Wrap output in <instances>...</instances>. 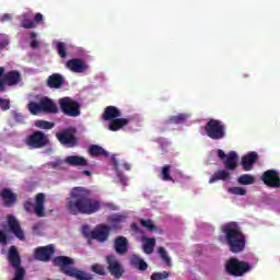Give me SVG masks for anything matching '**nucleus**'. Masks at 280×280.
Segmentation results:
<instances>
[{"label": "nucleus", "mask_w": 280, "mask_h": 280, "mask_svg": "<svg viewBox=\"0 0 280 280\" xmlns=\"http://www.w3.org/2000/svg\"><path fill=\"white\" fill-rule=\"evenodd\" d=\"M102 207L100 201L91 198V190L84 187H74L66 200V209L71 215H93Z\"/></svg>", "instance_id": "1"}, {"label": "nucleus", "mask_w": 280, "mask_h": 280, "mask_svg": "<svg viewBox=\"0 0 280 280\" xmlns=\"http://www.w3.org/2000/svg\"><path fill=\"white\" fill-rule=\"evenodd\" d=\"M222 233L225 235V242L231 253H242L246 248V236L242 233V228L237 222H229L222 225Z\"/></svg>", "instance_id": "2"}, {"label": "nucleus", "mask_w": 280, "mask_h": 280, "mask_svg": "<svg viewBox=\"0 0 280 280\" xmlns=\"http://www.w3.org/2000/svg\"><path fill=\"white\" fill-rule=\"evenodd\" d=\"M102 119L109 121L108 130L112 132H117L130 124V118H121V109L113 105L105 107Z\"/></svg>", "instance_id": "3"}, {"label": "nucleus", "mask_w": 280, "mask_h": 280, "mask_svg": "<svg viewBox=\"0 0 280 280\" xmlns=\"http://www.w3.org/2000/svg\"><path fill=\"white\" fill-rule=\"evenodd\" d=\"M27 109L30 110L31 115H38V113H59L58 105H56V103L49 97H43L39 103L30 102L27 104Z\"/></svg>", "instance_id": "4"}, {"label": "nucleus", "mask_w": 280, "mask_h": 280, "mask_svg": "<svg viewBox=\"0 0 280 280\" xmlns=\"http://www.w3.org/2000/svg\"><path fill=\"white\" fill-rule=\"evenodd\" d=\"M205 132L209 139L213 141H220L226 137V125L222 120L210 119L205 125Z\"/></svg>", "instance_id": "5"}, {"label": "nucleus", "mask_w": 280, "mask_h": 280, "mask_svg": "<svg viewBox=\"0 0 280 280\" xmlns=\"http://www.w3.org/2000/svg\"><path fill=\"white\" fill-rule=\"evenodd\" d=\"M252 268L250 264L235 257L230 258L225 264V272L231 277H244L246 272H250Z\"/></svg>", "instance_id": "6"}, {"label": "nucleus", "mask_w": 280, "mask_h": 280, "mask_svg": "<svg viewBox=\"0 0 280 280\" xmlns=\"http://www.w3.org/2000/svg\"><path fill=\"white\" fill-rule=\"evenodd\" d=\"M59 108L66 117H80L82 115L80 102L66 96L58 100Z\"/></svg>", "instance_id": "7"}, {"label": "nucleus", "mask_w": 280, "mask_h": 280, "mask_svg": "<svg viewBox=\"0 0 280 280\" xmlns=\"http://www.w3.org/2000/svg\"><path fill=\"white\" fill-rule=\"evenodd\" d=\"M83 235L84 237H90L91 240H96V242L104 244V242H108V237H110V226L101 223L89 232V225H84Z\"/></svg>", "instance_id": "8"}, {"label": "nucleus", "mask_w": 280, "mask_h": 280, "mask_svg": "<svg viewBox=\"0 0 280 280\" xmlns=\"http://www.w3.org/2000/svg\"><path fill=\"white\" fill-rule=\"evenodd\" d=\"M24 143L31 150H40L49 145V137L40 130H35L25 138Z\"/></svg>", "instance_id": "9"}, {"label": "nucleus", "mask_w": 280, "mask_h": 280, "mask_svg": "<svg viewBox=\"0 0 280 280\" xmlns=\"http://www.w3.org/2000/svg\"><path fill=\"white\" fill-rule=\"evenodd\" d=\"M47 197L45 194L39 192L35 197V205L32 202V199H28L24 202V210L26 213L34 212L37 218H45V202Z\"/></svg>", "instance_id": "10"}, {"label": "nucleus", "mask_w": 280, "mask_h": 280, "mask_svg": "<svg viewBox=\"0 0 280 280\" xmlns=\"http://www.w3.org/2000/svg\"><path fill=\"white\" fill-rule=\"evenodd\" d=\"M106 264H107V270L112 277H114L115 279H121V277H124L126 269H124V265H121V261L117 259V256L115 255L106 256Z\"/></svg>", "instance_id": "11"}, {"label": "nucleus", "mask_w": 280, "mask_h": 280, "mask_svg": "<svg viewBox=\"0 0 280 280\" xmlns=\"http://www.w3.org/2000/svg\"><path fill=\"white\" fill-rule=\"evenodd\" d=\"M56 138L63 145H71V148H75V145H78V138H75V128H69L63 131L57 132Z\"/></svg>", "instance_id": "12"}, {"label": "nucleus", "mask_w": 280, "mask_h": 280, "mask_svg": "<svg viewBox=\"0 0 280 280\" xmlns=\"http://www.w3.org/2000/svg\"><path fill=\"white\" fill-rule=\"evenodd\" d=\"M261 180L267 187H270L271 189L280 188L279 172H277L276 170L266 171L261 176Z\"/></svg>", "instance_id": "13"}, {"label": "nucleus", "mask_w": 280, "mask_h": 280, "mask_svg": "<svg viewBox=\"0 0 280 280\" xmlns=\"http://www.w3.org/2000/svg\"><path fill=\"white\" fill-rule=\"evenodd\" d=\"M56 253V248H54V245L37 247L35 249V259L38 261H50L51 256Z\"/></svg>", "instance_id": "14"}, {"label": "nucleus", "mask_w": 280, "mask_h": 280, "mask_svg": "<svg viewBox=\"0 0 280 280\" xmlns=\"http://www.w3.org/2000/svg\"><path fill=\"white\" fill-rule=\"evenodd\" d=\"M8 228L18 240H25V234L23 233V230L21 229V223H19V220L12 214H9L7 218Z\"/></svg>", "instance_id": "15"}, {"label": "nucleus", "mask_w": 280, "mask_h": 280, "mask_svg": "<svg viewBox=\"0 0 280 280\" xmlns=\"http://www.w3.org/2000/svg\"><path fill=\"white\" fill-rule=\"evenodd\" d=\"M0 198H2L3 207L12 208L16 205L19 200V195L10 188H4L0 192Z\"/></svg>", "instance_id": "16"}, {"label": "nucleus", "mask_w": 280, "mask_h": 280, "mask_svg": "<svg viewBox=\"0 0 280 280\" xmlns=\"http://www.w3.org/2000/svg\"><path fill=\"white\" fill-rule=\"evenodd\" d=\"M66 69L72 71V73H84L89 66L84 62V60L80 58H73L66 62Z\"/></svg>", "instance_id": "17"}, {"label": "nucleus", "mask_w": 280, "mask_h": 280, "mask_svg": "<svg viewBox=\"0 0 280 280\" xmlns=\"http://www.w3.org/2000/svg\"><path fill=\"white\" fill-rule=\"evenodd\" d=\"M259 155L256 152H249L246 155L242 156L241 165L244 172H250L253 166L257 163Z\"/></svg>", "instance_id": "18"}, {"label": "nucleus", "mask_w": 280, "mask_h": 280, "mask_svg": "<svg viewBox=\"0 0 280 280\" xmlns=\"http://www.w3.org/2000/svg\"><path fill=\"white\" fill-rule=\"evenodd\" d=\"M7 259L11 268H19V266H21L22 264L21 254L19 253V249L16 248V246L12 245L9 248Z\"/></svg>", "instance_id": "19"}, {"label": "nucleus", "mask_w": 280, "mask_h": 280, "mask_svg": "<svg viewBox=\"0 0 280 280\" xmlns=\"http://www.w3.org/2000/svg\"><path fill=\"white\" fill-rule=\"evenodd\" d=\"M48 89L59 90L65 86V77L60 73H52L46 80Z\"/></svg>", "instance_id": "20"}, {"label": "nucleus", "mask_w": 280, "mask_h": 280, "mask_svg": "<svg viewBox=\"0 0 280 280\" xmlns=\"http://www.w3.org/2000/svg\"><path fill=\"white\" fill-rule=\"evenodd\" d=\"M114 248L117 255H126V253H128V249L130 248L128 238H126V236L116 237L114 241Z\"/></svg>", "instance_id": "21"}, {"label": "nucleus", "mask_w": 280, "mask_h": 280, "mask_svg": "<svg viewBox=\"0 0 280 280\" xmlns=\"http://www.w3.org/2000/svg\"><path fill=\"white\" fill-rule=\"evenodd\" d=\"M4 82L8 86H16L21 82V72L16 70H11L3 74Z\"/></svg>", "instance_id": "22"}, {"label": "nucleus", "mask_w": 280, "mask_h": 280, "mask_svg": "<svg viewBox=\"0 0 280 280\" xmlns=\"http://www.w3.org/2000/svg\"><path fill=\"white\" fill-rule=\"evenodd\" d=\"M65 163H67V165H71L72 167H86V165H89L86 159L80 155H69L65 159Z\"/></svg>", "instance_id": "23"}, {"label": "nucleus", "mask_w": 280, "mask_h": 280, "mask_svg": "<svg viewBox=\"0 0 280 280\" xmlns=\"http://www.w3.org/2000/svg\"><path fill=\"white\" fill-rule=\"evenodd\" d=\"M142 248L145 255H152L154 253V246H156V238L142 236Z\"/></svg>", "instance_id": "24"}, {"label": "nucleus", "mask_w": 280, "mask_h": 280, "mask_svg": "<svg viewBox=\"0 0 280 280\" xmlns=\"http://www.w3.org/2000/svg\"><path fill=\"white\" fill-rule=\"evenodd\" d=\"M237 153L235 151H231L228 153V158L223 161V164L226 170H237Z\"/></svg>", "instance_id": "25"}, {"label": "nucleus", "mask_w": 280, "mask_h": 280, "mask_svg": "<svg viewBox=\"0 0 280 280\" xmlns=\"http://www.w3.org/2000/svg\"><path fill=\"white\" fill-rule=\"evenodd\" d=\"M229 178H231V173L225 170H219L211 176L209 183L212 185V183H218V180H229Z\"/></svg>", "instance_id": "26"}, {"label": "nucleus", "mask_w": 280, "mask_h": 280, "mask_svg": "<svg viewBox=\"0 0 280 280\" xmlns=\"http://www.w3.org/2000/svg\"><path fill=\"white\" fill-rule=\"evenodd\" d=\"M130 264L133 268H137V270H141L142 272L148 270V262L137 255L131 256Z\"/></svg>", "instance_id": "27"}, {"label": "nucleus", "mask_w": 280, "mask_h": 280, "mask_svg": "<svg viewBox=\"0 0 280 280\" xmlns=\"http://www.w3.org/2000/svg\"><path fill=\"white\" fill-rule=\"evenodd\" d=\"M89 154H90V156H105V158H108V151H105L104 148H102L97 144H92L89 148Z\"/></svg>", "instance_id": "28"}, {"label": "nucleus", "mask_w": 280, "mask_h": 280, "mask_svg": "<svg viewBox=\"0 0 280 280\" xmlns=\"http://www.w3.org/2000/svg\"><path fill=\"white\" fill-rule=\"evenodd\" d=\"M171 171H172V165L170 164H166L162 167V172H161L162 180L174 183V178L172 177V175H170Z\"/></svg>", "instance_id": "29"}, {"label": "nucleus", "mask_w": 280, "mask_h": 280, "mask_svg": "<svg viewBox=\"0 0 280 280\" xmlns=\"http://www.w3.org/2000/svg\"><path fill=\"white\" fill-rule=\"evenodd\" d=\"M238 185H255V176L243 174L237 178Z\"/></svg>", "instance_id": "30"}, {"label": "nucleus", "mask_w": 280, "mask_h": 280, "mask_svg": "<svg viewBox=\"0 0 280 280\" xmlns=\"http://www.w3.org/2000/svg\"><path fill=\"white\" fill-rule=\"evenodd\" d=\"M187 121L186 114H178L176 116H170L167 119V124H185Z\"/></svg>", "instance_id": "31"}, {"label": "nucleus", "mask_w": 280, "mask_h": 280, "mask_svg": "<svg viewBox=\"0 0 280 280\" xmlns=\"http://www.w3.org/2000/svg\"><path fill=\"white\" fill-rule=\"evenodd\" d=\"M36 128H40L42 130H51L55 124L47 120H37L35 122Z\"/></svg>", "instance_id": "32"}, {"label": "nucleus", "mask_w": 280, "mask_h": 280, "mask_svg": "<svg viewBox=\"0 0 280 280\" xmlns=\"http://www.w3.org/2000/svg\"><path fill=\"white\" fill-rule=\"evenodd\" d=\"M139 222L141 226H143L148 231H156V225H154V222L151 219H148V220L140 219Z\"/></svg>", "instance_id": "33"}, {"label": "nucleus", "mask_w": 280, "mask_h": 280, "mask_svg": "<svg viewBox=\"0 0 280 280\" xmlns=\"http://www.w3.org/2000/svg\"><path fill=\"white\" fill-rule=\"evenodd\" d=\"M159 254L161 259L166 264V266L172 267V258L167 255V250L164 247H159Z\"/></svg>", "instance_id": "34"}, {"label": "nucleus", "mask_w": 280, "mask_h": 280, "mask_svg": "<svg viewBox=\"0 0 280 280\" xmlns=\"http://www.w3.org/2000/svg\"><path fill=\"white\" fill-rule=\"evenodd\" d=\"M57 54L60 58H67V45L62 42H58L56 45Z\"/></svg>", "instance_id": "35"}, {"label": "nucleus", "mask_w": 280, "mask_h": 280, "mask_svg": "<svg viewBox=\"0 0 280 280\" xmlns=\"http://www.w3.org/2000/svg\"><path fill=\"white\" fill-rule=\"evenodd\" d=\"M91 270L92 272H95V275H100L101 277H106L107 275L106 269L100 264L92 265Z\"/></svg>", "instance_id": "36"}, {"label": "nucleus", "mask_w": 280, "mask_h": 280, "mask_svg": "<svg viewBox=\"0 0 280 280\" xmlns=\"http://www.w3.org/2000/svg\"><path fill=\"white\" fill-rule=\"evenodd\" d=\"M229 194H232L233 196H246V188H242V187H230L228 189Z\"/></svg>", "instance_id": "37"}, {"label": "nucleus", "mask_w": 280, "mask_h": 280, "mask_svg": "<svg viewBox=\"0 0 280 280\" xmlns=\"http://www.w3.org/2000/svg\"><path fill=\"white\" fill-rule=\"evenodd\" d=\"M15 270L14 277L12 280H24L25 279V268L19 266L13 267Z\"/></svg>", "instance_id": "38"}, {"label": "nucleus", "mask_w": 280, "mask_h": 280, "mask_svg": "<svg viewBox=\"0 0 280 280\" xmlns=\"http://www.w3.org/2000/svg\"><path fill=\"white\" fill-rule=\"evenodd\" d=\"M124 220H126V218L121 214H114L113 217H110L109 222L112 223V226L114 229H116V226L118 224H121V222H124Z\"/></svg>", "instance_id": "39"}, {"label": "nucleus", "mask_w": 280, "mask_h": 280, "mask_svg": "<svg viewBox=\"0 0 280 280\" xmlns=\"http://www.w3.org/2000/svg\"><path fill=\"white\" fill-rule=\"evenodd\" d=\"M163 279H170V272L163 271V272H154L151 275V280H163Z\"/></svg>", "instance_id": "40"}, {"label": "nucleus", "mask_w": 280, "mask_h": 280, "mask_svg": "<svg viewBox=\"0 0 280 280\" xmlns=\"http://www.w3.org/2000/svg\"><path fill=\"white\" fill-rule=\"evenodd\" d=\"M21 27H24V30H34V27H36V23L32 20H23Z\"/></svg>", "instance_id": "41"}, {"label": "nucleus", "mask_w": 280, "mask_h": 280, "mask_svg": "<svg viewBox=\"0 0 280 280\" xmlns=\"http://www.w3.org/2000/svg\"><path fill=\"white\" fill-rule=\"evenodd\" d=\"M1 110H10V100L0 97Z\"/></svg>", "instance_id": "42"}, {"label": "nucleus", "mask_w": 280, "mask_h": 280, "mask_svg": "<svg viewBox=\"0 0 280 280\" xmlns=\"http://www.w3.org/2000/svg\"><path fill=\"white\" fill-rule=\"evenodd\" d=\"M13 119L18 124H25V117L22 114H20V113H14L13 114Z\"/></svg>", "instance_id": "43"}, {"label": "nucleus", "mask_w": 280, "mask_h": 280, "mask_svg": "<svg viewBox=\"0 0 280 280\" xmlns=\"http://www.w3.org/2000/svg\"><path fill=\"white\" fill-rule=\"evenodd\" d=\"M0 244H8V234L0 230Z\"/></svg>", "instance_id": "44"}, {"label": "nucleus", "mask_w": 280, "mask_h": 280, "mask_svg": "<svg viewBox=\"0 0 280 280\" xmlns=\"http://www.w3.org/2000/svg\"><path fill=\"white\" fill-rule=\"evenodd\" d=\"M8 45H10V40L8 38L0 39V51L2 49H5L8 47Z\"/></svg>", "instance_id": "45"}, {"label": "nucleus", "mask_w": 280, "mask_h": 280, "mask_svg": "<svg viewBox=\"0 0 280 280\" xmlns=\"http://www.w3.org/2000/svg\"><path fill=\"white\" fill-rule=\"evenodd\" d=\"M62 160H57L56 162H50V167H52V170H58V167H60L62 165Z\"/></svg>", "instance_id": "46"}, {"label": "nucleus", "mask_w": 280, "mask_h": 280, "mask_svg": "<svg viewBox=\"0 0 280 280\" xmlns=\"http://www.w3.org/2000/svg\"><path fill=\"white\" fill-rule=\"evenodd\" d=\"M131 230H132L133 233H138V234L143 233V231H141V228H139V224H137L135 222L131 223Z\"/></svg>", "instance_id": "47"}, {"label": "nucleus", "mask_w": 280, "mask_h": 280, "mask_svg": "<svg viewBox=\"0 0 280 280\" xmlns=\"http://www.w3.org/2000/svg\"><path fill=\"white\" fill-rule=\"evenodd\" d=\"M40 21H43V14L36 13L33 22H35V25H38V23H40Z\"/></svg>", "instance_id": "48"}, {"label": "nucleus", "mask_w": 280, "mask_h": 280, "mask_svg": "<svg viewBox=\"0 0 280 280\" xmlns=\"http://www.w3.org/2000/svg\"><path fill=\"white\" fill-rule=\"evenodd\" d=\"M218 156H219V159H221V161H224V159H228L226 153H224V152L222 151V149H219V150H218Z\"/></svg>", "instance_id": "49"}, {"label": "nucleus", "mask_w": 280, "mask_h": 280, "mask_svg": "<svg viewBox=\"0 0 280 280\" xmlns=\"http://www.w3.org/2000/svg\"><path fill=\"white\" fill-rule=\"evenodd\" d=\"M112 162H113L115 170H119V161H117V158H115V155L112 156Z\"/></svg>", "instance_id": "50"}, {"label": "nucleus", "mask_w": 280, "mask_h": 280, "mask_svg": "<svg viewBox=\"0 0 280 280\" xmlns=\"http://www.w3.org/2000/svg\"><path fill=\"white\" fill-rule=\"evenodd\" d=\"M5 80L2 78L0 79V93L5 91Z\"/></svg>", "instance_id": "51"}, {"label": "nucleus", "mask_w": 280, "mask_h": 280, "mask_svg": "<svg viewBox=\"0 0 280 280\" xmlns=\"http://www.w3.org/2000/svg\"><path fill=\"white\" fill-rule=\"evenodd\" d=\"M31 47H32V49L38 48V40L33 39V40L31 42Z\"/></svg>", "instance_id": "52"}, {"label": "nucleus", "mask_w": 280, "mask_h": 280, "mask_svg": "<svg viewBox=\"0 0 280 280\" xmlns=\"http://www.w3.org/2000/svg\"><path fill=\"white\" fill-rule=\"evenodd\" d=\"M118 176H119V178H120V183L124 184V185H127V184H126V183H127L126 177H125L124 175H118Z\"/></svg>", "instance_id": "53"}, {"label": "nucleus", "mask_w": 280, "mask_h": 280, "mask_svg": "<svg viewBox=\"0 0 280 280\" xmlns=\"http://www.w3.org/2000/svg\"><path fill=\"white\" fill-rule=\"evenodd\" d=\"M5 75V68L0 67V78H3Z\"/></svg>", "instance_id": "54"}, {"label": "nucleus", "mask_w": 280, "mask_h": 280, "mask_svg": "<svg viewBox=\"0 0 280 280\" xmlns=\"http://www.w3.org/2000/svg\"><path fill=\"white\" fill-rule=\"evenodd\" d=\"M38 229H40V223H35L33 225V231H38Z\"/></svg>", "instance_id": "55"}, {"label": "nucleus", "mask_w": 280, "mask_h": 280, "mask_svg": "<svg viewBox=\"0 0 280 280\" xmlns=\"http://www.w3.org/2000/svg\"><path fill=\"white\" fill-rule=\"evenodd\" d=\"M107 207H109V209H112L113 211H117V206L109 203Z\"/></svg>", "instance_id": "56"}, {"label": "nucleus", "mask_w": 280, "mask_h": 280, "mask_svg": "<svg viewBox=\"0 0 280 280\" xmlns=\"http://www.w3.org/2000/svg\"><path fill=\"white\" fill-rule=\"evenodd\" d=\"M124 167H125V170H126L127 172H130V168H131L130 164L125 163V164H124Z\"/></svg>", "instance_id": "57"}, {"label": "nucleus", "mask_w": 280, "mask_h": 280, "mask_svg": "<svg viewBox=\"0 0 280 280\" xmlns=\"http://www.w3.org/2000/svg\"><path fill=\"white\" fill-rule=\"evenodd\" d=\"M83 174L85 175V176H91V171H83Z\"/></svg>", "instance_id": "58"}, {"label": "nucleus", "mask_w": 280, "mask_h": 280, "mask_svg": "<svg viewBox=\"0 0 280 280\" xmlns=\"http://www.w3.org/2000/svg\"><path fill=\"white\" fill-rule=\"evenodd\" d=\"M30 37H31V38H36V33H31V34H30Z\"/></svg>", "instance_id": "59"}, {"label": "nucleus", "mask_w": 280, "mask_h": 280, "mask_svg": "<svg viewBox=\"0 0 280 280\" xmlns=\"http://www.w3.org/2000/svg\"><path fill=\"white\" fill-rule=\"evenodd\" d=\"M5 19H10V16L8 14H4L2 21H5Z\"/></svg>", "instance_id": "60"}]
</instances>
